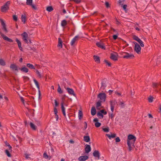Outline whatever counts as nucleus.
Masks as SVG:
<instances>
[{
	"instance_id": "49",
	"label": "nucleus",
	"mask_w": 161,
	"mask_h": 161,
	"mask_svg": "<svg viewBox=\"0 0 161 161\" xmlns=\"http://www.w3.org/2000/svg\"><path fill=\"white\" fill-rule=\"evenodd\" d=\"M43 157L46 159H47L48 158V156L46 153H43Z\"/></svg>"
},
{
	"instance_id": "60",
	"label": "nucleus",
	"mask_w": 161,
	"mask_h": 161,
	"mask_svg": "<svg viewBox=\"0 0 161 161\" xmlns=\"http://www.w3.org/2000/svg\"><path fill=\"white\" fill-rule=\"evenodd\" d=\"M55 102V105L56 107H57L58 105V103L57 102V101L56 100H54Z\"/></svg>"
},
{
	"instance_id": "59",
	"label": "nucleus",
	"mask_w": 161,
	"mask_h": 161,
	"mask_svg": "<svg viewBox=\"0 0 161 161\" xmlns=\"http://www.w3.org/2000/svg\"><path fill=\"white\" fill-rule=\"evenodd\" d=\"M20 99L21 101L24 104V100L23 98L22 97H20Z\"/></svg>"
},
{
	"instance_id": "48",
	"label": "nucleus",
	"mask_w": 161,
	"mask_h": 161,
	"mask_svg": "<svg viewBox=\"0 0 161 161\" xmlns=\"http://www.w3.org/2000/svg\"><path fill=\"white\" fill-rule=\"evenodd\" d=\"M103 130L105 132H108L109 131V128L108 127H107L105 128H103Z\"/></svg>"
},
{
	"instance_id": "61",
	"label": "nucleus",
	"mask_w": 161,
	"mask_h": 161,
	"mask_svg": "<svg viewBox=\"0 0 161 161\" xmlns=\"http://www.w3.org/2000/svg\"><path fill=\"white\" fill-rule=\"evenodd\" d=\"M118 37L117 35H114L113 36V38L114 39L116 40Z\"/></svg>"
},
{
	"instance_id": "39",
	"label": "nucleus",
	"mask_w": 161,
	"mask_h": 161,
	"mask_svg": "<svg viewBox=\"0 0 161 161\" xmlns=\"http://www.w3.org/2000/svg\"><path fill=\"white\" fill-rule=\"evenodd\" d=\"M47 10L49 12H50L53 10V8L51 6L48 7L47 8Z\"/></svg>"
},
{
	"instance_id": "38",
	"label": "nucleus",
	"mask_w": 161,
	"mask_h": 161,
	"mask_svg": "<svg viewBox=\"0 0 161 161\" xmlns=\"http://www.w3.org/2000/svg\"><path fill=\"white\" fill-rule=\"evenodd\" d=\"M32 3V0H26V3L27 5H31Z\"/></svg>"
},
{
	"instance_id": "37",
	"label": "nucleus",
	"mask_w": 161,
	"mask_h": 161,
	"mask_svg": "<svg viewBox=\"0 0 161 161\" xmlns=\"http://www.w3.org/2000/svg\"><path fill=\"white\" fill-rule=\"evenodd\" d=\"M95 126L97 127H99L101 125V123L99 122L98 121H95Z\"/></svg>"
},
{
	"instance_id": "18",
	"label": "nucleus",
	"mask_w": 161,
	"mask_h": 161,
	"mask_svg": "<svg viewBox=\"0 0 161 161\" xmlns=\"http://www.w3.org/2000/svg\"><path fill=\"white\" fill-rule=\"evenodd\" d=\"M114 61L117 60L118 55L117 54H112L110 57Z\"/></svg>"
},
{
	"instance_id": "27",
	"label": "nucleus",
	"mask_w": 161,
	"mask_h": 161,
	"mask_svg": "<svg viewBox=\"0 0 161 161\" xmlns=\"http://www.w3.org/2000/svg\"><path fill=\"white\" fill-rule=\"evenodd\" d=\"M106 86V83L104 81H103L101 83V89L102 90H104Z\"/></svg>"
},
{
	"instance_id": "45",
	"label": "nucleus",
	"mask_w": 161,
	"mask_h": 161,
	"mask_svg": "<svg viewBox=\"0 0 161 161\" xmlns=\"http://www.w3.org/2000/svg\"><path fill=\"white\" fill-rule=\"evenodd\" d=\"M25 158L27 159H30L31 158L29 157L30 156V154H28L26 153H25Z\"/></svg>"
},
{
	"instance_id": "41",
	"label": "nucleus",
	"mask_w": 161,
	"mask_h": 161,
	"mask_svg": "<svg viewBox=\"0 0 161 161\" xmlns=\"http://www.w3.org/2000/svg\"><path fill=\"white\" fill-rule=\"evenodd\" d=\"M82 115V112L80 111L78 114V118L80 120H81Z\"/></svg>"
},
{
	"instance_id": "62",
	"label": "nucleus",
	"mask_w": 161,
	"mask_h": 161,
	"mask_svg": "<svg viewBox=\"0 0 161 161\" xmlns=\"http://www.w3.org/2000/svg\"><path fill=\"white\" fill-rule=\"evenodd\" d=\"M120 105L121 107L123 108L124 107V106L125 105L124 103L123 102H120Z\"/></svg>"
},
{
	"instance_id": "11",
	"label": "nucleus",
	"mask_w": 161,
	"mask_h": 161,
	"mask_svg": "<svg viewBox=\"0 0 161 161\" xmlns=\"http://www.w3.org/2000/svg\"><path fill=\"white\" fill-rule=\"evenodd\" d=\"M96 44L97 46L103 49H105V46L103 43L102 42H97Z\"/></svg>"
},
{
	"instance_id": "25",
	"label": "nucleus",
	"mask_w": 161,
	"mask_h": 161,
	"mask_svg": "<svg viewBox=\"0 0 161 161\" xmlns=\"http://www.w3.org/2000/svg\"><path fill=\"white\" fill-rule=\"evenodd\" d=\"M94 58L95 61L96 63H98L100 62V58L98 56L94 55Z\"/></svg>"
},
{
	"instance_id": "33",
	"label": "nucleus",
	"mask_w": 161,
	"mask_h": 161,
	"mask_svg": "<svg viewBox=\"0 0 161 161\" xmlns=\"http://www.w3.org/2000/svg\"><path fill=\"white\" fill-rule=\"evenodd\" d=\"M102 112H100V111H99L98 112L97 115V116L100 118H102L103 117V115L101 113Z\"/></svg>"
},
{
	"instance_id": "36",
	"label": "nucleus",
	"mask_w": 161,
	"mask_h": 161,
	"mask_svg": "<svg viewBox=\"0 0 161 161\" xmlns=\"http://www.w3.org/2000/svg\"><path fill=\"white\" fill-rule=\"evenodd\" d=\"M5 64V62L4 60L2 59H0V64L2 66H4Z\"/></svg>"
},
{
	"instance_id": "5",
	"label": "nucleus",
	"mask_w": 161,
	"mask_h": 161,
	"mask_svg": "<svg viewBox=\"0 0 161 161\" xmlns=\"http://www.w3.org/2000/svg\"><path fill=\"white\" fill-rule=\"evenodd\" d=\"M33 81L36 85L37 88L38 89V99H41V92L40 90V88L39 86V85L38 83V82L36 81V80L35 79H33Z\"/></svg>"
},
{
	"instance_id": "57",
	"label": "nucleus",
	"mask_w": 161,
	"mask_h": 161,
	"mask_svg": "<svg viewBox=\"0 0 161 161\" xmlns=\"http://www.w3.org/2000/svg\"><path fill=\"white\" fill-rule=\"evenodd\" d=\"M122 7L124 10L126 11L127 7V5H124L122 6Z\"/></svg>"
},
{
	"instance_id": "28",
	"label": "nucleus",
	"mask_w": 161,
	"mask_h": 161,
	"mask_svg": "<svg viewBox=\"0 0 161 161\" xmlns=\"http://www.w3.org/2000/svg\"><path fill=\"white\" fill-rule=\"evenodd\" d=\"M61 108H62V112L64 115L65 116L66 115L65 108L64 106L63 103H62L61 104Z\"/></svg>"
},
{
	"instance_id": "43",
	"label": "nucleus",
	"mask_w": 161,
	"mask_h": 161,
	"mask_svg": "<svg viewBox=\"0 0 161 161\" xmlns=\"http://www.w3.org/2000/svg\"><path fill=\"white\" fill-rule=\"evenodd\" d=\"M5 152L8 157H11V155L9 151L8 150H7V149L5 150Z\"/></svg>"
},
{
	"instance_id": "44",
	"label": "nucleus",
	"mask_w": 161,
	"mask_h": 161,
	"mask_svg": "<svg viewBox=\"0 0 161 161\" xmlns=\"http://www.w3.org/2000/svg\"><path fill=\"white\" fill-rule=\"evenodd\" d=\"M153 98L152 97V96L148 98V102L149 103L152 102L153 101Z\"/></svg>"
},
{
	"instance_id": "63",
	"label": "nucleus",
	"mask_w": 161,
	"mask_h": 161,
	"mask_svg": "<svg viewBox=\"0 0 161 161\" xmlns=\"http://www.w3.org/2000/svg\"><path fill=\"white\" fill-rule=\"evenodd\" d=\"M73 1L77 3H79L81 2V0H73Z\"/></svg>"
},
{
	"instance_id": "15",
	"label": "nucleus",
	"mask_w": 161,
	"mask_h": 161,
	"mask_svg": "<svg viewBox=\"0 0 161 161\" xmlns=\"http://www.w3.org/2000/svg\"><path fill=\"white\" fill-rule=\"evenodd\" d=\"M88 158V157L87 156H81L78 158V160L80 161H85Z\"/></svg>"
},
{
	"instance_id": "64",
	"label": "nucleus",
	"mask_w": 161,
	"mask_h": 161,
	"mask_svg": "<svg viewBox=\"0 0 161 161\" xmlns=\"http://www.w3.org/2000/svg\"><path fill=\"white\" fill-rule=\"evenodd\" d=\"M148 117L149 118H153V116L152 115V114H148Z\"/></svg>"
},
{
	"instance_id": "54",
	"label": "nucleus",
	"mask_w": 161,
	"mask_h": 161,
	"mask_svg": "<svg viewBox=\"0 0 161 161\" xmlns=\"http://www.w3.org/2000/svg\"><path fill=\"white\" fill-rule=\"evenodd\" d=\"M13 19L14 21H16L17 20V17L16 15H14L13 16Z\"/></svg>"
},
{
	"instance_id": "17",
	"label": "nucleus",
	"mask_w": 161,
	"mask_h": 161,
	"mask_svg": "<svg viewBox=\"0 0 161 161\" xmlns=\"http://www.w3.org/2000/svg\"><path fill=\"white\" fill-rule=\"evenodd\" d=\"M134 57V55L131 53H127V54L124 56L123 58H130Z\"/></svg>"
},
{
	"instance_id": "1",
	"label": "nucleus",
	"mask_w": 161,
	"mask_h": 161,
	"mask_svg": "<svg viewBox=\"0 0 161 161\" xmlns=\"http://www.w3.org/2000/svg\"><path fill=\"white\" fill-rule=\"evenodd\" d=\"M133 43L135 45L134 47L135 51L138 54H140L141 53V47L140 45L135 42H133Z\"/></svg>"
},
{
	"instance_id": "16",
	"label": "nucleus",
	"mask_w": 161,
	"mask_h": 161,
	"mask_svg": "<svg viewBox=\"0 0 161 161\" xmlns=\"http://www.w3.org/2000/svg\"><path fill=\"white\" fill-rule=\"evenodd\" d=\"M10 68L13 70L18 71L19 68L17 66L14 64H12L10 66Z\"/></svg>"
},
{
	"instance_id": "23",
	"label": "nucleus",
	"mask_w": 161,
	"mask_h": 161,
	"mask_svg": "<svg viewBox=\"0 0 161 161\" xmlns=\"http://www.w3.org/2000/svg\"><path fill=\"white\" fill-rule=\"evenodd\" d=\"M106 136L108 137L109 139H111V138H115L116 137V135L115 134H111V135L108 134H106Z\"/></svg>"
},
{
	"instance_id": "14",
	"label": "nucleus",
	"mask_w": 161,
	"mask_h": 161,
	"mask_svg": "<svg viewBox=\"0 0 161 161\" xmlns=\"http://www.w3.org/2000/svg\"><path fill=\"white\" fill-rule=\"evenodd\" d=\"M66 89L69 94L72 95L74 96H75V94L74 93V91L73 89L69 88H67Z\"/></svg>"
},
{
	"instance_id": "9",
	"label": "nucleus",
	"mask_w": 161,
	"mask_h": 161,
	"mask_svg": "<svg viewBox=\"0 0 161 161\" xmlns=\"http://www.w3.org/2000/svg\"><path fill=\"white\" fill-rule=\"evenodd\" d=\"M21 36L23 37V40L26 43H28V42L27 40L28 35L27 34L26 32H24L23 34H21Z\"/></svg>"
},
{
	"instance_id": "56",
	"label": "nucleus",
	"mask_w": 161,
	"mask_h": 161,
	"mask_svg": "<svg viewBox=\"0 0 161 161\" xmlns=\"http://www.w3.org/2000/svg\"><path fill=\"white\" fill-rule=\"evenodd\" d=\"M30 6H31L32 8L35 10H36V6L33 4H31V5H30Z\"/></svg>"
},
{
	"instance_id": "52",
	"label": "nucleus",
	"mask_w": 161,
	"mask_h": 161,
	"mask_svg": "<svg viewBox=\"0 0 161 161\" xmlns=\"http://www.w3.org/2000/svg\"><path fill=\"white\" fill-rule=\"evenodd\" d=\"M104 62L109 66H111V64L108 62L107 60H105Z\"/></svg>"
},
{
	"instance_id": "32",
	"label": "nucleus",
	"mask_w": 161,
	"mask_h": 161,
	"mask_svg": "<svg viewBox=\"0 0 161 161\" xmlns=\"http://www.w3.org/2000/svg\"><path fill=\"white\" fill-rule=\"evenodd\" d=\"M54 114L55 115V117H56V120H57L58 119V116L57 114V113H58V110H57V108H54Z\"/></svg>"
},
{
	"instance_id": "8",
	"label": "nucleus",
	"mask_w": 161,
	"mask_h": 161,
	"mask_svg": "<svg viewBox=\"0 0 161 161\" xmlns=\"http://www.w3.org/2000/svg\"><path fill=\"white\" fill-rule=\"evenodd\" d=\"M9 114L11 116H13L15 114V111L14 108L12 106H10L8 109Z\"/></svg>"
},
{
	"instance_id": "3",
	"label": "nucleus",
	"mask_w": 161,
	"mask_h": 161,
	"mask_svg": "<svg viewBox=\"0 0 161 161\" xmlns=\"http://www.w3.org/2000/svg\"><path fill=\"white\" fill-rule=\"evenodd\" d=\"M106 95L105 93H100L97 96V97L99 98L100 101L102 102H104L105 101L106 98Z\"/></svg>"
},
{
	"instance_id": "46",
	"label": "nucleus",
	"mask_w": 161,
	"mask_h": 161,
	"mask_svg": "<svg viewBox=\"0 0 161 161\" xmlns=\"http://www.w3.org/2000/svg\"><path fill=\"white\" fill-rule=\"evenodd\" d=\"M58 91L60 93H62V91L61 90V89L59 85H58Z\"/></svg>"
},
{
	"instance_id": "19",
	"label": "nucleus",
	"mask_w": 161,
	"mask_h": 161,
	"mask_svg": "<svg viewBox=\"0 0 161 161\" xmlns=\"http://www.w3.org/2000/svg\"><path fill=\"white\" fill-rule=\"evenodd\" d=\"M79 37V36H76L72 39V40L71 41V43H70L71 45L72 46L75 43V42L77 40Z\"/></svg>"
},
{
	"instance_id": "51",
	"label": "nucleus",
	"mask_w": 161,
	"mask_h": 161,
	"mask_svg": "<svg viewBox=\"0 0 161 161\" xmlns=\"http://www.w3.org/2000/svg\"><path fill=\"white\" fill-rule=\"evenodd\" d=\"M100 112H102V113L103 115H105L107 114V112L106 111H105L103 109L100 111Z\"/></svg>"
},
{
	"instance_id": "29",
	"label": "nucleus",
	"mask_w": 161,
	"mask_h": 161,
	"mask_svg": "<svg viewBox=\"0 0 161 161\" xmlns=\"http://www.w3.org/2000/svg\"><path fill=\"white\" fill-rule=\"evenodd\" d=\"M26 66L27 67H28V68H30L31 69H35V68L34 65L30 63H28L26 64Z\"/></svg>"
},
{
	"instance_id": "10",
	"label": "nucleus",
	"mask_w": 161,
	"mask_h": 161,
	"mask_svg": "<svg viewBox=\"0 0 161 161\" xmlns=\"http://www.w3.org/2000/svg\"><path fill=\"white\" fill-rule=\"evenodd\" d=\"M0 21L1 22L2 25L3 27V29L4 31L6 33L8 32V30L6 27V25L2 19H0Z\"/></svg>"
},
{
	"instance_id": "31",
	"label": "nucleus",
	"mask_w": 161,
	"mask_h": 161,
	"mask_svg": "<svg viewBox=\"0 0 161 161\" xmlns=\"http://www.w3.org/2000/svg\"><path fill=\"white\" fill-rule=\"evenodd\" d=\"M102 102L100 101H98L96 103V108L97 109H99L101 105V103Z\"/></svg>"
},
{
	"instance_id": "58",
	"label": "nucleus",
	"mask_w": 161,
	"mask_h": 161,
	"mask_svg": "<svg viewBox=\"0 0 161 161\" xmlns=\"http://www.w3.org/2000/svg\"><path fill=\"white\" fill-rule=\"evenodd\" d=\"M105 4L107 8H108L109 7V4L108 2H106Z\"/></svg>"
},
{
	"instance_id": "2",
	"label": "nucleus",
	"mask_w": 161,
	"mask_h": 161,
	"mask_svg": "<svg viewBox=\"0 0 161 161\" xmlns=\"http://www.w3.org/2000/svg\"><path fill=\"white\" fill-rule=\"evenodd\" d=\"M10 2L8 1L3 6H2L1 8V11L3 12H6L9 9V5Z\"/></svg>"
},
{
	"instance_id": "13",
	"label": "nucleus",
	"mask_w": 161,
	"mask_h": 161,
	"mask_svg": "<svg viewBox=\"0 0 161 161\" xmlns=\"http://www.w3.org/2000/svg\"><path fill=\"white\" fill-rule=\"evenodd\" d=\"M86 147L85 148V152L86 153H88L91 151V147L90 145L86 144Z\"/></svg>"
},
{
	"instance_id": "24",
	"label": "nucleus",
	"mask_w": 161,
	"mask_h": 161,
	"mask_svg": "<svg viewBox=\"0 0 161 161\" xmlns=\"http://www.w3.org/2000/svg\"><path fill=\"white\" fill-rule=\"evenodd\" d=\"M83 140L84 141L86 142H89L90 141V137L89 136H84Z\"/></svg>"
},
{
	"instance_id": "53",
	"label": "nucleus",
	"mask_w": 161,
	"mask_h": 161,
	"mask_svg": "<svg viewBox=\"0 0 161 161\" xmlns=\"http://www.w3.org/2000/svg\"><path fill=\"white\" fill-rule=\"evenodd\" d=\"M84 124H85V125L84 126V129H83L84 130H86L87 127V124L86 121L85 122Z\"/></svg>"
},
{
	"instance_id": "7",
	"label": "nucleus",
	"mask_w": 161,
	"mask_h": 161,
	"mask_svg": "<svg viewBox=\"0 0 161 161\" xmlns=\"http://www.w3.org/2000/svg\"><path fill=\"white\" fill-rule=\"evenodd\" d=\"M0 34L1 36L4 40L10 42H13V41L12 39L9 38L2 32H0Z\"/></svg>"
},
{
	"instance_id": "42",
	"label": "nucleus",
	"mask_w": 161,
	"mask_h": 161,
	"mask_svg": "<svg viewBox=\"0 0 161 161\" xmlns=\"http://www.w3.org/2000/svg\"><path fill=\"white\" fill-rule=\"evenodd\" d=\"M16 41L18 43L19 47H21V44L20 41L18 39H16Z\"/></svg>"
},
{
	"instance_id": "20",
	"label": "nucleus",
	"mask_w": 161,
	"mask_h": 161,
	"mask_svg": "<svg viewBox=\"0 0 161 161\" xmlns=\"http://www.w3.org/2000/svg\"><path fill=\"white\" fill-rule=\"evenodd\" d=\"M58 46L61 48L62 47V41L60 38H58Z\"/></svg>"
},
{
	"instance_id": "12",
	"label": "nucleus",
	"mask_w": 161,
	"mask_h": 161,
	"mask_svg": "<svg viewBox=\"0 0 161 161\" xmlns=\"http://www.w3.org/2000/svg\"><path fill=\"white\" fill-rule=\"evenodd\" d=\"M136 140V137L130 134L128 136L127 140H134L133 142H135Z\"/></svg>"
},
{
	"instance_id": "35",
	"label": "nucleus",
	"mask_w": 161,
	"mask_h": 161,
	"mask_svg": "<svg viewBox=\"0 0 161 161\" xmlns=\"http://www.w3.org/2000/svg\"><path fill=\"white\" fill-rule=\"evenodd\" d=\"M36 72L38 77H39L40 78H41L42 77V75L41 73L38 70H36Z\"/></svg>"
},
{
	"instance_id": "55",
	"label": "nucleus",
	"mask_w": 161,
	"mask_h": 161,
	"mask_svg": "<svg viewBox=\"0 0 161 161\" xmlns=\"http://www.w3.org/2000/svg\"><path fill=\"white\" fill-rule=\"evenodd\" d=\"M120 140L119 137H117L115 139V142H119L120 141Z\"/></svg>"
},
{
	"instance_id": "30",
	"label": "nucleus",
	"mask_w": 161,
	"mask_h": 161,
	"mask_svg": "<svg viewBox=\"0 0 161 161\" xmlns=\"http://www.w3.org/2000/svg\"><path fill=\"white\" fill-rule=\"evenodd\" d=\"M21 20L24 23H25V22L26 16L25 14H22L21 15Z\"/></svg>"
},
{
	"instance_id": "50",
	"label": "nucleus",
	"mask_w": 161,
	"mask_h": 161,
	"mask_svg": "<svg viewBox=\"0 0 161 161\" xmlns=\"http://www.w3.org/2000/svg\"><path fill=\"white\" fill-rule=\"evenodd\" d=\"M127 145L129 147V150L130 151L131 150V145L130 144V142H128Z\"/></svg>"
},
{
	"instance_id": "4",
	"label": "nucleus",
	"mask_w": 161,
	"mask_h": 161,
	"mask_svg": "<svg viewBox=\"0 0 161 161\" xmlns=\"http://www.w3.org/2000/svg\"><path fill=\"white\" fill-rule=\"evenodd\" d=\"M133 38L137 42L140 44L141 47H143L144 46L143 42L137 36L134 35L133 36Z\"/></svg>"
},
{
	"instance_id": "47",
	"label": "nucleus",
	"mask_w": 161,
	"mask_h": 161,
	"mask_svg": "<svg viewBox=\"0 0 161 161\" xmlns=\"http://www.w3.org/2000/svg\"><path fill=\"white\" fill-rule=\"evenodd\" d=\"M134 141V140H127V143H128V142H130V145H133L135 142H133Z\"/></svg>"
},
{
	"instance_id": "34",
	"label": "nucleus",
	"mask_w": 161,
	"mask_h": 161,
	"mask_svg": "<svg viewBox=\"0 0 161 161\" xmlns=\"http://www.w3.org/2000/svg\"><path fill=\"white\" fill-rule=\"evenodd\" d=\"M67 24V22L65 20H63L61 23V25L63 27L65 26Z\"/></svg>"
},
{
	"instance_id": "22",
	"label": "nucleus",
	"mask_w": 161,
	"mask_h": 161,
	"mask_svg": "<svg viewBox=\"0 0 161 161\" xmlns=\"http://www.w3.org/2000/svg\"><path fill=\"white\" fill-rule=\"evenodd\" d=\"M96 113V111L95 107H92L91 109V113L92 115H94Z\"/></svg>"
},
{
	"instance_id": "40",
	"label": "nucleus",
	"mask_w": 161,
	"mask_h": 161,
	"mask_svg": "<svg viewBox=\"0 0 161 161\" xmlns=\"http://www.w3.org/2000/svg\"><path fill=\"white\" fill-rule=\"evenodd\" d=\"M116 103V102L115 101H110V106H114Z\"/></svg>"
},
{
	"instance_id": "26",
	"label": "nucleus",
	"mask_w": 161,
	"mask_h": 161,
	"mask_svg": "<svg viewBox=\"0 0 161 161\" xmlns=\"http://www.w3.org/2000/svg\"><path fill=\"white\" fill-rule=\"evenodd\" d=\"M21 71L25 73H27L28 71V69L26 67H24L21 68H19Z\"/></svg>"
},
{
	"instance_id": "21",
	"label": "nucleus",
	"mask_w": 161,
	"mask_h": 161,
	"mask_svg": "<svg viewBox=\"0 0 161 161\" xmlns=\"http://www.w3.org/2000/svg\"><path fill=\"white\" fill-rule=\"evenodd\" d=\"M31 128L33 130H35L36 129V126L32 123L30 122V123Z\"/></svg>"
},
{
	"instance_id": "6",
	"label": "nucleus",
	"mask_w": 161,
	"mask_h": 161,
	"mask_svg": "<svg viewBox=\"0 0 161 161\" xmlns=\"http://www.w3.org/2000/svg\"><path fill=\"white\" fill-rule=\"evenodd\" d=\"M93 155L98 160L100 159V154L99 151L95 150L93 153Z\"/></svg>"
}]
</instances>
